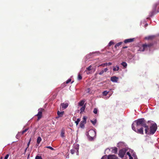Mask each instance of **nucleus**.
<instances>
[{
  "label": "nucleus",
  "instance_id": "nucleus-1",
  "mask_svg": "<svg viewBox=\"0 0 159 159\" xmlns=\"http://www.w3.org/2000/svg\"><path fill=\"white\" fill-rule=\"evenodd\" d=\"M132 129L137 133L143 134V127L145 133H148L149 127L145 123L144 118H141L134 121L132 125Z\"/></svg>",
  "mask_w": 159,
  "mask_h": 159
},
{
  "label": "nucleus",
  "instance_id": "nucleus-24",
  "mask_svg": "<svg viewBox=\"0 0 159 159\" xmlns=\"http://www.w3.org/2000/svg\"><path fill=\"white\" fill-rule=\"evenodd\" d=\"M91 122L93 125H95L97 122V120H96L93 121L91 120Z\"/></svg>",
  "mask_w": 159,
  "mask_h": 159
},
{
  "label": "nucleus",
  "instance_id": "nucleus-10",
  "mask_svg": "<svg viewBox=\"0 0 159 159\" xmlns=\"http://www.w3.org/2000/svg\"><path fill=\"white\" fill-rule=\"evenodd\" d=\"M118 78L116 76H114L111 78V80L112 82H116L117 81Z\"/></svg>",
  "mask_w": 159,
  "mask_h": 159
},
{
  "label": "nucleus",
  "instance_id": "nucleus-16",
  "mask_svg": "<svg viewBox=\"0 0 159 159\" xmlns=\"http://www.w3.org/2000/svg\"><path fill=\"white\" fill-rule=\"evenodd\" d=\"M117 151V148L116 147H114L112 148V152L114 153H116Z\"/></svg>",
  "mask_w": 159,
  "mask_h": 159
},
{
  "label": "nucleus",
  "instance_id": "nucleus-31",
  "mask_svg": "<svg viewBox=\"0 0 159 159\" xmlns=\"http://www.w3.org/2000/svg\"><path fill=\"white\" fill-rule=\"evenodd\" d=\"M90 70H86L84 72V73H85L88 74H90V72H89V71Z\"/></svg>",
  "mask_w": 159,
  "mask_h": 159
},
{
  "label": "nucleus",
  "instance_id": "nucleus-9",
  "mask_svg": "<svg viewBox=\"0 0 159 159\" xmlns=\"http://www.w3.org/2000/svg\"><path fill=\"white\" fill-rule=\"evenodd\" d=\"M155 37L154 35L148 36L145 37V39L147 40H152Z\"/></svg>",
  "mask_w": 159,
  "mask_h": 159
},
{
  "label": "nucleus",
  "instance_id": "nucleus-34",
  "mask_svg": "<svg viewBox=\"0 0 159 159\" xmlns=\"http://www.w3.org/2000/svg\"><path fill=\"white\" fill-rule=\"evenodd\" d=\"M31 139L30 138V139H29V141L28 143V144H27V147H28V148L29 147V145H30V142L31 141Z\"/></svg>",
  "mask_w": 159,
  "mask_h": 159
},
{
  "label": "nucleus",
  "instance_id": "nucleus-42",
  "mask_svg": "<svg viewBox=\"0 0 159 159\" xmlns=\"http://www.w3.org/2000/svg\"><path fill=\"white\" fill-rule=\"evenodd\" d=\"M111 65V62H108L107 63V65H108L109 66Z\"/></svg>",
  "mask_w": 159,
  "mask_h": 159
},
{
  "label": "nucleus",
  "instance_id": "nucleus-39",
  "mask_svg": "<svg viewBox=\"0 0 159 159\" xmlns=\"http://www.w3.org/2000/svg\"><path fill=\"white\" fill-rule=\"evenodd\" d=\"M107 156H104L102 157L101 159H106Z\"/></svg>",
  "mask_w": 159,
  "mask_h": 159
},
{
  "label": "nucleus",
  "instance_id": "nucleus-20",
  "mask_svg": "<svg viewBox=\"0 0 159 159\" xmlns=\"http://www.w3.org/2000/svg\"><path fill=\"white\" fill-rule=\"evenodd\" d=\"M64 134H65V131L64 130L62 129L61 131V136L62 137H64Z\"/></svg>",
  "mask_w": 159,
  "mask_h": 159
},
{
  "label": "nucleus",
  "instance_id": "nucleus-22",
  "mask_svg": "<svg viewBox=\"0 0 159 159\" xmlns=\"http://www.w3.org/2000/svg\"><path fill=\"white\" fill-rule=\"evenodd\" d=\"M77 79L78 80H80L82 79V77L81 75L79 74L78 75Z\"/></svg>",
  "mask_w": 159,
  "mask_h": 159
},
{
  "label": "nucleus",
  "instance_id": "nucleus-25",
  "mask_svg": "<svg viewBox=\"0 0 159 159\" xmlns=\"http://www.w3.org/2000/svg\"><path fill=\"white\" fill-rule=\"evenodd\" d=\"M93 112L95 114H97L98 112V109L96 108H94Z\"/></svg>",
  "mask_w": 159,
  "mask_h": 159
},
{
  "label": "nucleus",
  "instance_id": "nucleus-37",
  "mask_svg": "<svg viewBox=\"0 0 159 159\" xmlns=\"http://www.w3.org/2000/svg\"><path fill=\"white\" fill-rule=\"evenodd\" d=\"M9 156V155L8 154H7L6 156L5 157L4 159H7L8 157Z\"/></svg>",
  "mask_w": 159,
  "mask_h": 159
},
{
  "label": "nucleus",
  "instance_id": "nucleus-48",
  "mask_svg": "<svg viewBox=\"0 0 159 159\" xmlns=\"http://www.w3.org/2000/svg\"><path fill=\"white\" fill-rule=\"evenodd\" d=\"M96 52H92V53L93 54V53H96Z\"/></svg>",
  "mask_w": 159,
  "mask_h": 159
},
{
  "label": "nucleus",
  "instance_id": "nucleus-50",
  "mask_svg": "<svg viewBox=\"0 0 159 159\" xmlns=\"http://www.w3.org/2000/svg\"><path fill=\"white\" fill-rule=\"evenodd\" d=\"M2 157H1V159H2Z\"/></svg>",
  "mask_w": 159,
  "mask_h": 159
},
{
  "label": "nucleus",
  "instance_id": "nucleus-29",
  "mask_svg": "<svg viewBox=\"0 0 159 159\" xmlns=\"http://www.w3.org/2000/svg\"><path fill=\"white\" fill-rule=\"evenodd\" d=\"M114 44V42L113 41H111L108 44V46H110L111 45H112L113 44Z\"/></svg>",
  "mask_w": 159,
  "mask_h": 159
},
{
  "label": "nucleus",
  "instance_id": "nucleus-40",
  "mask_svg": "<svg viewBox=\"0 0 159 159\" xmlns=\"http://www.w3.org/2000/svg\"><path fill=\"white\" fill-rule=\"evenodd\" d=\"M91 66H89V67L87 68V70H91Z\"/></svg>",
  "mask_w": 159,
  "mask_h": 159
},
{
  "label": "nucleus",
  "instance_id": "nucleus-18",
  "mask_svg": "<svg viewBox=\"0 0 159 159\" xmlns=\"http://www.w3.org/2000/svg\"><path fill=\"white\" fill-rule=\"evenodd\" d=\"M41 140H42V139H41V138L40 137H39L37 139V143H38V144H39L40 143V142L41 141Z\"/></svg>",
  "mask_w": 159,
  "mask_h": 159
},
{
  "label": "nucleus",
  "instance_id": "nucleus-7",
  "mask_svg": "<svg viewBox=\"0 0 159 159\" xmlns=\"http://www.w3.org/2000/svg\"><path fill=\"white\" fill-rule=\"evenodd\" d=\"M64 114V111H62L61 112H60L59 111H57V114L58 116V117H57L56 118L57 119L59 117H61L63 116V114Z\"/></svg>",
  "mask_w": 159,
  "mask_h": 159
},
{
  "label": "nucleus",
  "instance_id": "nucleus-3",
  "mask_svg": "<svg viewBox=\"0 0 159 159\" xmlns=\"http://www.w3.org/2000/svg\"><path fill=\"white\" fill-rule=\"evenodd\" d=\"M153 43H150L148 44H144L140 48L139 50L140 51L143 52L146 50L148 49V48H150L153 45Z\"/></svg>",
  "mask_w": 159,
  "mask_h": 159
},
{
  "label": "nucleus",
  "instance_id": "nucleus-15",
  "mask_svg": "<svg viewBox=\"0 0 159 159\" xmlns=\"http://www.w3.org/2000/svg\"><path fill=\"white\" fill-rule=\"evenodd\" d=\"M85 105H84L80 109V114H81L83 112H84L85 109Z\"/></svg>",
  "mask_w": 159,
  "mask_h": 159
},
{
  "label": "nucleus",
  "instance_id": "nucleus-36",
  "mask_svg": "<svg viewBox=\"0 0 159 159\" xmlns=\"http://www.w3.org/2000/svg\"><path fill=\"white\" fill-rule=\"evenodd\" d=\"M75 151L73 150H70L71 153L72 154H73L75 153Z\"/></svg>",
  "mask_w": 159,
  "mask_h": 159
},
{
  "label": "nucleus",
  "instance_id": "nucleus-33",
  "mask_svg": "<svg viewBox=\"0 0 159 159\" xmlns=\"http://www.w3.org/2000/svg\"><path fill=\"white\" fill-rule=\"evenodd\" d=\"M71 79H68L66 81V83L68 84L71 81Z\"/></svg>",
  "mask_w": 159,
  "mask_h": 159
},
{
  "label": "nucleus",
  "instance_id": "nucleus-5",
  "mask_svg": "<svg viewBox=\"0 0 159 159\" xmlns=\"http://www.w3.org/2000/svg\"><path fill=\"white\" fill-rule=\"evenodd\" d=\"M126 151L124 149H121L120 150L119 152V155L120 157L123 158L125 155Z\"/></svg>",
  "mask_w": 159,
  "mask_h": 159
},
{
  "label": "nucleus",
  "instance_id": "nucleus-14",
  "mask_svg": "<svg viewBox=\"0 0 159 159\" xmlns=\"http://www.w3.org/2000/svg\"><path fill=\"white\" fill-rule=\"evenodd\" d=\"M86 122L84 121L83 120H82L80 123V126L82 128H83L84 127V124L86 123Z\"/></svg>",
  "mask_w": 159,
  "mask_h": 159
},
{
  "label": "nucleus",
  "instance_id": "nucleus-17",
  "mask_svg": "<svg viewBox=\"0 0 159 159\" xmlns=\"http://www.w3.org/2000/svg\"><path fill=\"white\" fill-rule=\"evenodd\" d=\"M122 43V42H121L116 43L115 46V47L116 48L117 47H119L120 45Z\"/></svg>",
  "mask_w": 159,
  "mask_h": 159
},
{
  "label": "nucleus",
  "instance_id": "nucleus-46",
  "mask_svg": "<svg viewBox=\"0 0 159 159\" xmlns=\"http://www.w3.org/2000/svg\"><path fill=\"white\" fill-rule=\"evenodd\" d=\"M28 148V147H27V148L25 149V152H26V150H27V148Z\"/></svg>",
  "mask_w": 159,
  "mask_h": 159
},
{
  "label": "nucleus",
  "instance_id": "nucleus-11",
  "mask_svg": "<svg viewBox=\"0 0 159 159\" xmlns=\"http://www.w3.org/2000/svg\"><path fill=\"white\" fill-rule=\"evenodd\" d=\"M61 106L64 109L68 107V104L67 103H61Z\"/></svg>",
  "mask_w": 159,
  "mask_h": 159
},
{
  "label": "nucleus",
  "instance_id": "nucleus-45",
  "mask_svg": "<svg viewBox=\"0 0 159 159\" xmlns=\"http://www.w3.org/2000/svg\"><path fill=\"white\" fill-rule=\"evenodd\" d=\"M117 70H119V66H117Z\"/></svg>",
  "mask_w": 159,
  "mask_h": 159
},
{
  "label": "nucleus",
  "instance_id": "nucleus-43",
  "mask_svg": "<svg viewBox=\"0 0 159 159\" xmlns=\"http://www.w3.org/2000/svg\"><path fill=\"white\" fill-rule=\"evenodd\" d=\"M129 159H133V157L131 156V157H129Z\"/></svg>",
  "mask_w": 159,
  "mask_h": 159
},
{
  "label": "nucleus",
  "instance_id": "nucleus-32",
  "mask_svg": "<svg viewBox=\"0 0 159 159\" xmlns=\"http://www.w3.org/2000/svg\"><path fill=\"white\" fill-rule=\"evenodd\" d=\"M46 148H48L52 150H54V149L52 147L50 146H47V147H46Z\"/></svg>",
  "mask_w": 159,
  "mask_h": 159
},
{
  "label": "nucleus",
  "instance_id": "nucleus-49",
  "mask_svg": "<svg viewBox=\"0 0 159 159\" xmlns=\"http://www.w3.org/2000/svg\"><path fill=\"white\" fill-rule=\"evenodd\" d=\"M104 70H107V68H105Z\"/></svg>",
  "mask_w": 159,
  "mask_h": 159
},
{
  "label": "nucleus",
  "instance_id": "nucleus-21",
  "mask_svg": "<svg viewBox=\"0 0 159 159\" xmlns=\"http://www.w3.org/2000/svg\"><path fill=\"white\" fill-rule=\"evenodd\" d=\"M108 92H107L106 91H104L102 93V94L104 96H106L108 93Z\"/></svg>",
  "mask_w": 159,
  "mask_h": 159
},
{
  "label": "nucleus",
  "instance_id": "nucleus-12",
  "mask_svg": "<svg viewBox=\"0 0 159 159\" xmlns=\"http://www.w3.org/2000/svg\"><path fill=\"white\" fill-rule=\"evenodd\" d=\"M89 132L90 134V135L91 136H93V137L96 134L94 131L93 130H90Z\"/></svg>",
  "mask_w": 159,
  "mask_h": 159
},
{
  "label": "nucleus",
  "instance_id": "nucleus-6",
  "mask_svg": "<svg viewBox=\"0 0 159 159\" xmlns=\"http://www.w3.org/2000/svg\"><path fill=\"white\" fill-rule=\"evenodd\" d=\"M134 39H126L124 41V42L125 43H131L134 41Z\"/></svg>",
  "mask_w": 159,
  "mask_h": 159
},
{
  "label": "nucleus",
  "instance_id": "nucleus-41",
  "mask_svg": "<svg viewBox=\"0 0 159 159\" xmlns=\"http://www.w3.org/2000/svg\"><path fill=\"white\" fill-rule=\"evenodd\" d=\"M103 72H104V71H103V70H102V71H101L99 73V74L100 75H102L103 73Z\"/></svg>",
  "mask_w": 159,
  "mask_h": 159
},
{
  "label": "nucleus",
  "instance_id": "nucleus-4",
  "mask_svg": "<svg viewBox=\"0 0 159 159\" xmlns=\"http://www.w3.org/2000/svg\"><path fill=\"white\" fill-rule=\"evenodd\" d=\"M38 111V113L35 116H38L37 120H39L42 117V112L44 111V110L40 108L39 109Z\"/></svg>",
  "mask_w": 159,
  "mask_h": 159
},
{
  "label": "nucleus",
  "instance_id": "nucleus-35",
  "mask_svg": "<svg viewBox=\"0 0 159 159\" xmlns=\"http://www.w3.org/2000/svg\"><path fill=\"white\" fill-rule=\"evenodd\" d=\"M86 119H87V118L85 116H84L83 117V120L84 121H85V122H86Z\"/></svg>",
  "mask_w": 159,
  "mask_h": 159
},
{
  "label": "nucleus",
  "instance_id": "nucleus-2",
  "mask_svg": "<svg viewBox=\"0 0 159 159\" xmlns=\"http://www.w3.org/2000/svg\"><path fill=\"white\" fill-rule=\"evenodd\" d=\"M157 129V126L156 123L153 124L151 125L149 128L148 130V133H146L148 134H153L156 131Z\"/></svg>",
  "mask_w": 159,
  "mask_h": 159
},
{
  "label": "nucleus",
  "instance_id": "nucleus-38",
  "mask_svg": "<svg viewBox=\"0 0 159 159\" xmlns=\"http://www.w3.org/2000/svg\"><path fill=\"white\" fill-rule=\"evenodd\" d=\"M126 154L127 155H128L129 157H131V155L130 153L129 152H127L126 153Z\"/></svg>",
  "mask_w": 159,
  "mask_h": 159
},
{
  "label": "nucleus",
  "instance_id": "nucleus-23",
  "mask_svg": "<svg viewBox=\"0 0 159 159\" xmlns=\"http://www.w3.org/2000/svg\"><path fill=\"white\" fill-rule=\"evenodd\" d=\"M89 140L92 141L93 139V136H91L90 135H89Z\"/></svg>",
  "mask_w": 159,
  "mask_h": 159
},
{
  "label": "nucleus",
  "instance_id": "nucleus-13",
  "mask_svg": "<svg viewBox=\"0 0 159 159\" xmlns=\"http://www.w3.org/2000/svg\"><path fill=\"white\" fill-rule=\"evenodd\" d=\"M85 101L84 100H81L78 103V106L81 107H83L84 105Z\"/></svg>",
  "mask_w": 159,
  "mask_h": 159
},
{
  "label": "nucleus",
  "instance_id": "nucleus-30",
  "mask_svg": "<svg viewBox=\"0 0 159 159\" xmlns=\"http://www.w3.org/2000/svg\"><path fill=\"white\" fill-rule=\"evenodd\" d=\"M107 63L106 62L104 63L101 64L100 66H107Z\"/></svg>",
  "mask_w": 159,
  "mask_h": 159
},
{
  "label": "nucleus",
  "instance_id": "nucleus-27",
  "mask_svg": "<svg viewBox=\"0 0 159 159\" xmlns=\"http://www.w3.org/2000/svg\"><path fill=\"white\" fill-rule=\"evenodd\" d=\"M28 129H25L24 130H23L21 132V134H24V133L26 132L28 130Z\"/></svg>",
  "mask_w": 159,
  "mask_h": 159
},
{
  "label": "nucleus",
  "instance_id": "nucleus-19",
  "mask_svg": "<svg viewBox=\"0 0 159 159\" xmlns=\"http://www.w3.org/2000/svg\"><path fill=\"white\" fill-rule=\"evenodd\" d=\"M121 65L124 67V68H125L127 66V63L125 62H123L121 63Z\"/></svg>",
  "mask_w": 159,
  "mask_h": 159
},
{
  "label": "nucleus",
  "instance_id": "nucleus-26",
  "mask_svg": "<svg viewBox=\"0 0 159 159\" xmlns=\"http://www.w3.org/2000/svg\"><path fill=\"white\" fill-rule=\"evenodd\" d=\"M80 121V119H79V118H78L77 119V120L75 121V123H76V125H77L79 123Z\"/></svg>",
  "mask_w": 159,
  "mask_h": 159
},
{
  "label": "nucleus",
  "instance_id": "nucleus-47",
  "mask_svg": "<svg viewBox=\"0 0 159 159\" xmlns=\"http://www.w3.org/2000/svg\"><path fill=\"white\" fill-rule=\"evenodd\" d=\"M113 70H116V68H114L113 69Z\"/></svg>",
  "mask_w": 159,
  "mask_h": 159
},
{
  "label": "nucleus",
  "instance_id": "nucleus-28",
  "mask_svg": "<svg viewBox=\"0 0 159 159\" xmlns=\"http://www.w3.org/2000/svg\"><path fill=\"white\" fill-rule=\"evenodd\" d=\"M35 159H42L41 156L37 155L36 156Z\"/></svg>",
  "mask_w": 159,
  "mask_h": 159
},
{
  "label": "nucleus",
  "instance_id": "nucleus-44",
  "mask_svg": "<svg viewBox=\"0 0 159 159\" xmlns=\"http://www.w3.org/2000/svg\"><path fill=\"white\" fill-rule=\"evenodd\" d=\"M127 48V46L123 47V48Z\"/></svg>",
  "mask_w": 159,
  "mask_h": 159
},
{
  "label": "nucleus",
  "instance_id": "nucleus-8",
  "mask_svg": "<svg viewBox=\"0 0 159 159\" xmlns=\"http://www.w3.org/2000/svg\"><path fill=\"white\" fill-rule=\"evenodd\" d=\"M116 156L115 155H110L107 156V159H116Z\"/></svg>",
  "mask_w": 159,
  "mask_h": 159
},
{
  "label": "nucleus",
  "instance_id": "nucleus-51",
  "mask_svg": "<svg viewBox=\"0 0 159 159\" xmlns=\"http://www.w3.org/2000/svg\"><path fill=\"white\" fill-rule=\"evenodd\" d=\"M106 70H105V72H106Z\"/></svg>",
  "mask_w": 159,
  "mask_h": 159
}]
</instances>
